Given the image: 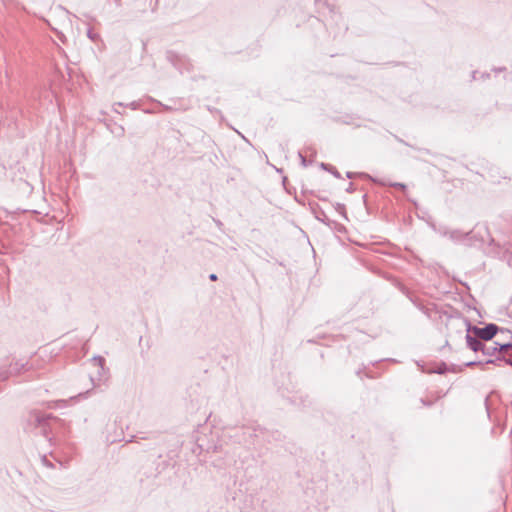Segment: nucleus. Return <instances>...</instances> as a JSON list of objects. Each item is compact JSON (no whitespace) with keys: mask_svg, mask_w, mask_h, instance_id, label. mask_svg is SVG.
Here are the masks:
<instances>
[{"mask_svg":"<svg viewBox=\"0 0 512 512\" xmlns=\"http://www.w3.org/2000/svg\"><path fill=\"white\" fill-rule=\"evenodd\" d=\"M498 331V327L494 324H489L483 328L474 327L473 333L482 340L492 339Z\"/></svg>","mask_w":512,"mask_h":512,"instance_id":"1","label":"nucleus"},{"mask_svg":"<svg viewBox=\"0 0 512 512\" xmlns=\"http://www.w3.org/2000/svg\"><path fill=\"white\" fill-rule=\"evenodd\" d=\"M468 342H469L470 347L474 351H477L480 348V346L482 345L478 340L470 338V337L468 338Z\"/></svg>","mask_w":512,"mask_h":512,"instance_id":"2","label":"nucleus"},{"mask_svg":"<svg viewBox=\"0 0 512 512\" xmlns=\"http://www.w3.org/2000/svg\"><path fill=\"white\" fill-rule=\"evenodd\" d=\"M210 279H211L212 281H215V280L217 279V276H216L215 274H211V275H210Z\"/></svg>","mask_w":512,"mask_h":512,"instance_id":"3","label":"nucleus"}]
</instances>
